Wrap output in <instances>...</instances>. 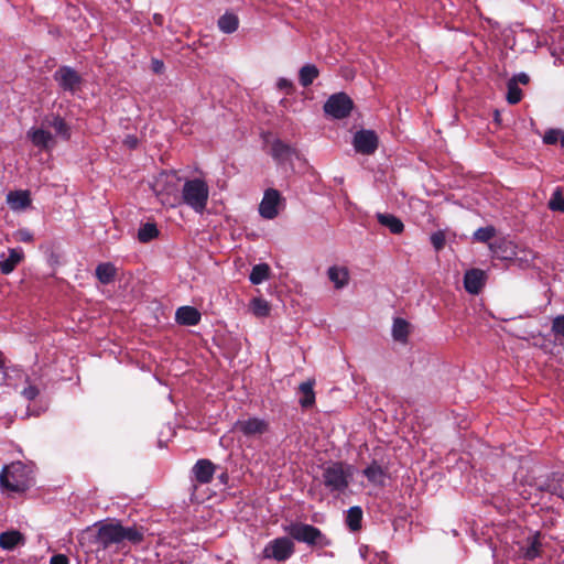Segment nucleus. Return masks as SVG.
I'll list each match as a JSON object with an SVG mask.
<instances>
[{"label": "nucleus", "instance_id": "f257e3e1", "mask_svg": "<svg viewBox=\"0 0 564 564\" xmlns=\"http://www.w3.org/2000/svg\"><path fill=\"white\" fill-rule=\"evenodd\" d=\"M34 485L33 470L24 463L17 460L3 466L0 473V487L11 492H25Z\"/></svg>", "mask_w": 564, "mask_h": 564}, {"label": "nucleus", "instance_id": "f03ea898", "mask_svg": "<svg viewBox=\"0 0 564 564\" xmlns=\"http://www.w3.org/2000/svg\"><path fill=\"white\" fill-rule=\"evenodd\" d=\"M351 476L350 466L333 462L323 468L322 482L335 498H338L348 489Z\"/></svg>", "mask_w": 564, "mask_h": 564}, {"label": "nucleus", "instance_id": "7ed1b4c3", "mask_svg": "<svg viewBox=\"0 0 564 564\" xmlns=\"http://www.w3.org/2000/svg\"><path fill=\"white\" fill-rule=\"evenodd\" d=\"M208 196L209 188L204 180H187L182 187L180 203L183 202L196 213H203L206 209Z\"/></svg>", "mask_w": 564, "mask_h": 564}, {"label": "nucleus", "instance_id": "20e7f679", "mask_svg": "<svg viewBox=\"0 0 564 564\" xmlns=\"http://www.w3.org/2000/svg\"><path fill=\"white\" fill-rule=\"evenodd\" d=\"M284 531L291 539L306 543L310 546L326 547L332 545V540L328 539L318 528L312 524L291 522L284 528Z\"/></svg>", "mask_w": 564, "mask_h": 564}, {"label": "nucleus", "instance_id": "39448f33", "mask_svg": "<svg viewBox=\"0 0 564 564\" xmlns=\"http://www.w3.org/2000/svg\"><path fill=\"white\" fill-rule=\"evenodd\" d=\"M180 182L176 172H162L153 184V191L163 205L175 206L180 204Z\"/></svg>", "mask_w": 564, "mask_h": 564}, {"label": "nucleus", "instance_id": "423d86ee", "mask_svg": "<svg viewBox=\"0 0 564 564\" xmlns=\"http://www.w3.org/2000/svg\"><path fill=\"white\" fill-rule=\"evenodd\" d=\"M352 108L354 101L346 93L332 95L323 106L325 113L334 119H345L349 117Z\"/></svg>", "mask_w": 564, "mask_h": 564}, {"label": "nucleus", "instance_id": "0eeeda50", "mask_svg": "<svg viewBox=\"0 0 564 564\" xmlns=\"http://www.w3.org/2000/svg\"><path fill=\"white\" fill-rule=\"evenodd\" d=\"M294 553V543L288 536L271 540L262 551L263 558H272L278 562H284Z\"/></svg>", "mask_w": 564, "mask_h": 564}, {"label": "nucleus", "instance_id": "6e6552de", "mask_svg": "<svg viewBox=\"0 0 564 564\" xmlns=\"http://www.w3.org/2000/svg\"><path fill=\"white\" fill-rule=\"evenodd\" d=\"M270 155L279 166L289 164L293 169V159H300V151L289 143H285L281 139H274L270 143Z\"/></svg>", "mask_w": 564, "mask_h": 564}, {"label": "nucleus", "instance_id": "1a4fd4ad", "mask_svg": "<svg viewBox=\"0 0 564 564\" xmlns=\"http://www.w3.org/2000/svg\"><path fill=\"white\" fill-rule=\"evenodd\" d=\"M54 80L64 91L74 94L80 89L83 78L74 68L61 66L53 75Z\"/></svg>", "mask_w": 564, "mask_h": 564}, {"label": "nucleus", "instance_id": "9d476101", "mask_svg": "<svg viewBox=\"0 0 564 564\" xmlns=\"http://www.w3.org/2000/svg\"><path fill=\"white\" fill-rule=\"evenodd\" d=\"M96 541L104 550L113 544L122 543L121 523L111 522L101 524L97 531Z\"/></svg>", "mask_w": 564, "mask_h": 564}, {"label": "nucleus", "instance_id": "9b49d317", "mask_svg": "<svg viewBox=\"0 0 564 564\" xmlns=\"http://www.w3.org/2000/svg\"><path fill=\"white\" fill-rule=\"evenodd\" d=\"M352 144L357 153L371 155L378 149L379 139L373 130L362 129L355 133Z\"/></svg>", "mask_w": 564, "mask_h": 564}, {"label": "nucleus", "instance_id": "f8f14e48", "mask_svg": "<svg viewBox=\"0 0 564 564\" xmlns=\"http://www.w3.org/2000/svg\"><path fill=\"white\" fill-rule=\"evenodd\" d=\"M235 430L247 437L262 435L269 431V423L263 419L249 417L247 420H238L235 423Z\"/></svg>", "mask_w": 564, "mask_h": 564}, {"label": "nucleus", "instance_id": "ddd939ff", "mask_svg": "<svg viewBox=\"0 0 564 564\" xmlns=\"http://www.w3.org/2000/svg\"><path fill=\"white\" fill-rule=\"evenodd\" d=\"M281 195L279 191L269 188L264 192L263 198L259 206L260 215L265 219H273L278 216V205L280 203Z\"/></svg>", "mask_w": 564, "mask_h": 564}, {"label": "nucleus", "instance_id": "4468645a", "mask_svg": "<svg viewBox=\"0 0 564 564\" xmlns=\"http://www.w3.org/2000/svg\"><path fill=\"white\" fill-rule=\"evenodd\" d=\"M486 273L480 269H469L464 274V288L469 294H478L486 283Z\"/></svg>", "mask_w": 564, "mask_h": 564}, {"label": "nucleus", "instance_id": "2eb2a0df", "mask_svg": "<svg viewBox=\"0 0 564 564\" xmlns=\"http://www.w3.org/2000/svg\"><path fill=\"white\" fill-rule=\"evenodd\" d=\"M215 468L212 460L202 458L195 463L192 473L198 484L206 485L213 480Z\"/></svg>", "mask_w": 564, "mask_h": 564}, {"label": "nucleus", "instance_id": "dca6fc26", "mask_svg": "<svg viewBox=\"0 0 564 564\" xmlns=\"http://www.w3.org/2000/svg\"><path fill=\"white\" fill-rule=\"evenodd\" d=\"M200 318L199 311L193 306H181L175 314L176 322L185 326H195L200 322Z\"/></svg>", "mask_w": 564, "mask_h": 564}, {"label": "nucleus", "instance_id": "f3484780", "mask_svg": "<svg viewBox=\"0 0 564 564\" xmlns=\"http://www.w3.org/2000/svg\"><path fill=\"white\" fill-rule=\"evenodd\" d=\"M7 202L13 210H23L32 203L28 191H12L7 195Z\"/></svg>", "mask_w": 564, "mask_h": 564}, {"label": "nucleus", "instance_id": "a211bd4d", "mask_svg": "<svg viewBox=\"0 0 564 564\" xmlns=\"http://www.w3.org/2000/svg\"><path fill=\"white\" fill-rule=\"evenodd\" d=\"M301 398L299 403L303 409H311L315 404L314 381L307 380L299 386Z\"/></svg>", "mask_w": 564, "mask_h": 564}, {"label": "nucleus", "instance_id": "6ab92c4d", "mask_svg": "<svg viewBox=\"0 0 564 564\" xmlns=\"http://www.w3.org/2000/svg\"><path fill=\"white\" fill-rule=\"evenodd\" d=\"M24 542V535L20 531L10 530L0 533V547L3 550L11 551Z\"/></svg>", "mask_w": 564, "mask_h": 564}, {"label": "nucleus", "instance_id": "aec40b11", "mask_svg": "<svg viewBox=\"0 0 564 564\" xmlns=\"http://www.w3.org/2000/svg\"><path fill=\"white\" fill-rule=\"evenodd\" d=\"M376 217L378 223L387 227L392 234L400 235L404 231V225L397 216L387 213H378Z\"/></svg>", "mask_w": 564, "mask_h": 564}, {"label": "nucleus", "instance_id": "412c9836", "mask_svg": "<svg viewBox=\"0 0 564 564\" xmlns=\"http://www.w3.org/2000/svg\"><path fill=\"white\" fill-rule=\"evenodd\" d=\"M23 258L24 253L21 249H10L9 257L6 260L0 261V272L2 274L11 273Z\"/></svg>", "mask_w": 564, "mask_h": 564}, {"label": "nucleus", "instance_id": "4be33fe9", "mask_svg": "<svg viewBox=\"0 0 564 564\" xmlns=\"http://www.w3.org/2000/svg\"><path fill=\"white\" fill-rule=\"evenodd\" d=\"M95 274L101 284H109L116 279L117 269L112 263L104 262L97 265Z\"/></svg>", "mask_w": 564, "mask_h": 564}, {"label": "nucleus", "instance_id": "5701e85b", "mask_svg": "<svg viewBox=\"0 0 564 564\" xmlns=\"http://www.w3.org/2000/svg\"><path fill=\"white\" fill-rule=\"evenodd\" d=\"M362 474L373 485L384 484L386 470L376 460L365 468Z\"/></svg>", "mask_w": 564, "mask_h": 564}, {"label": "nucleus", "instance_id": "b1692460", "mask_svg": "<svg viewBox=\"0 0 564 564\" xmlns=\"http://www.w3.org/2000/svg\"><path fill=\"white\" fill-rule=\"evenodd\" d=\"M328 279L334 283L336 289H343L348 284L349 273L346 268L330 267L327 271Z\"/></svg>", "mask_w": 564, "mask_h": 564}, {"label": "nucleus", "instance_id": "393cba45", "mask_svg": "<svg viewBox=\"0 0 564 564\" xmlns=\"http://www.w3.org/2000/svg\"><path fill=\"white\" fill-rule=\"evenodd\" d=\"M319 70L313 64H306L299 72V82L303 87H308L318 77Z\"/></svg>", "mask_w": 564, "mask_h": 564}, {"label": "nucleus", "instance_id": "a878e982", "mask_svg": "<svg viewBox=\"0 0 564 564\" xmlns=\"http://www.w3.org/2000/svg\"><path fill=\"white\" fill-rule=\"evenodd\" d=\"M362 509L358 506L350 507L346 516V524L350 531L356 532L361 529Z\"/></svg>", "mask_w": 564, "mask_h": 564}, {"label": "nucleus", "instance_id": "bb28decb", "mask_svg": "<svg viewBox=\"0 0 564 564\" xmlns=\"http://www.w3.org/2000/svg\"><path fill=\"white\" fill-rule=\"evenodd\" d=\"M239 26V19L236 14L226 12L218 19V28L224 33H234Z\"/></svg>", "mask_w": 564, "mask_h": 564}, {"label": "nucleus", "instance_id": "cd10ccee", "mask_svg": "<svg viewBox=\"0 0 564 564\" xmlns=\"http://www.w3.org/2000/svg\"><path fill=\"white\" fill-rule=\"evenodd\" d=\"M46 122L50 127H52L55 130L57 135H59L64 140H69L70 128L65 121V119H63L59 116H53L52 119H47Z\"/></svg>", "mask_w": 564, "mask_h": 564}, {"label": "nucleus", "instance_id": "c85d7f7f", "mask_svg": "<svg viewBox=\"0 0 564 564\" xmlns=\"http://www.w3.org/2000/svg\"><path fill=\"white\" fill-rule=\"evenodd\" d=\"M29 138L35 147L47 149L52 141L51 132L43 129H33L29 132Z\"/></svg>", "mask_w": 564, "mask_h": 564}, {"label": "nucleus", "instance_id": "c756f323", "mask_svg": "<svg viewBox=\"0 0 564 564\" xmlns=\"http://www.w3.org/2000/svg\"><path fill=\"white\" fill-rule=\"evenodd\" d=\"M409 327L410 324L405 319L401 317L395 318L392 326L394 340L405 343L409 336Z\"/></svg>", "mask_w": 564, "mask_h": 564}, {"label": "nucleus", "instance_id": "7c9ffc66", "mask_svg": "<svg viewBox=\"0 0 564 564\" xmlns=\"http://www.w3.org/2000/svg\"><path fill=\"white\" fill-rule=\"evenodd\" d=\"M270 276V267L267 263L256 264L249 275V280L252 284L258 285Z\"/></svg>", "mask_w": 564, "mask_h": 564}, {"label": "nucleus", "instance_id": "2f4dec72", "mask_svg": "<svg viewBox=\"0 0 564 564\" xmlns=\"http://www.w3.org/2000/svg\"><path fill=\"white\" fill-rule=\"evenodd\" d=\"M122 542L129 541L132 544H139L144 540V533L142 528L137 527H123L121 524Z\"/></svg>", "mask_w": 564, "mask_h": 564}, {"label": "nucleus", "instance_id": "473e14b6", "mask_svg": "<svg viewBox=\"0 0 564 564\" xmlns=\"http://www.w3.org/2000/svg\"><path fill=\"white\" fill-rule=\"evenodd\" d=\"M541 533L540 532H536L534 535H532L531 538H529L528 542H529V545L524 552V558L528 560V561H533L535 560L536 557H539L541 555Z\"/></svg>", "mask_w": 564, "mask_h": 564}, {"label": "nucleus", "instance_id": "72a5a7b5", "mask_svg": "<svg viewBox=\"0 0 564 564\" xmlns=\"http://www.w3.org/2000/svg\"><path fill=\"white\" fill-rule=\"evenodd\" d=\"M159 236V229L155 224L147 223L138 230V239L142 243L150 242Z\"/></svg>", "mask_w": 564, "mask_h": 564}, {"label": "nucleus", "instance_id": "f704fd0d", "mask_svg": "<svg viewBox=\"0 0 564 564\" xmlns=\"http://www.w3.org/2000/svg\"><path fill=\"white\" fill-rule=\"evenodd\" d=\"M547 207L552 212H561L564 213V196L562 187L557 186L547 203Z\"/></svg>", "mask_w": 564, "mask_h": 564}, {"label": "nucleus", "instance_id": "c9c22d12", "mask_svg": "<svg viewBox=\"0 0 564 564\" xmlns=\"http://www.w3.org/2000/svg\"><path fill=\"white\" fill-rule=\"evenodd\" d=\"M507 101L510 104V105H517L518 102L521 101L522 99V90L521 88L517 85L516 80H508L507 83Z\"/></svg>", "mask_w": 564, "mask_h": 564}, {"label": "nucleus", "instance_id": "e433bc0d", "mask_svg": "<svg viewBox=\"0 0 564 564\" xmlns=\"http://www.w3.org/2000/svg\"><path fill=\"white\" fill-rule=\"evenodd\" d=\"M251 310L256 316L264 317L270 313V305L265 300L256 297L251 301Z\"/></svg>", "mask_w": 564, "mask_h": 564}, {"label": "nucleus", "instance_id": "4c0bfd02", "mask_svg": "<svg viewBox=\"0 0 564 564\" xmlns=\"http://www.w3.org/2000/svg\"><path fill=\"white\" fill-rule=\"evenodd\" d=\"M551 332L556 340L564 341V314H560L552 319Z\"/></svg>", "mask_w": 564, "mask_h": 564}, {"label": "nucleus", "instance_id": "58836bf2", "mask_svg": "<svg viewBox=\"0 0 564 564\" xmlns=\"http://www.w3.org/2000/svg\"><path fill=\"white\" fill-rule=\"evenodd\" d=\"M495 234L496 230L494 227H481L475 231L474 238L479 242H487L495 236Z\"/></svg>", "mask_w": 564, "mask_h": 564}, {"label": "nucleus", "instance_id": "ea45409f", "mask_svg": "<svg viewBox=\"0 0 564 564\" xmlns=\"http://www.w3.org/2000/svg\"><path fill=\"white\" fill-rule=\"evenodd\" d=\"M431 243L436 251H441L445 247L446 237L443 230L433 232L430 237Z\"/></svg>", "mask_w": 564, "mask_h": 564}, {"label": "nucleus", "instance_id": "a19ab883", "mask_svg": "<svg viewBox=\"0 0 564 564\" xmlns=\"http://www.w3.org/2000/svg\"><path fill=\"white\" fill-rule=\"evenodd\" d=\"M14 238L17 241L32 242L33 234L29 229L22 228L14 232Z\"/></svg>", "mask_w": 564, "mask_h": 564}, {"label": "nucleus", "instance_id": "79ce46f5", "mask_svg": "<svg viewBox=\"0 0 564 564\" xmlns=\"http://www.w3.org/2000/svg\"><path fill=\"white\" fill-rule=\"evenodd\" d=\"M560 134V130L550 129L545 132L543 137V142L545 144H555L556 142H558Z\"/></svg>", "mask_w": 564, "mask_h": 564}, {"label": "nucleus", "instance_id": "37998d69", "mask_svg": "<svg viewBox=\"0 0 564 564\" xmlns=\"http://www.w3.org/2000/svg\"><path fill=\"white\" fill-rule=\"evenodd\" d=\"M40 391L35 386H28L22 390V395L28 400H34L39 395Z\"/></svg>", "mask_w": 564, "mask_h": 564}, {"label": "nucleus", "instance_id": "c03bdc74", "mask_svg": "<svg viewBox=\"0 0 564 564\" xmlns=\"http://www.w3.org/2000/svg\"><path fill=\"white\" fill-rule=\"evenodd\" d=\"M278 87L279 89L281 90H285V93L289 95V94H292L293 91V84L291 80L286 79V78H280L278 80Z\"/></svg>", "mask_w": 564, "mask_h": 564}, {"label": "nucleus", "instance_id": "a18cd8bd", "mask_svg": "<svg viewBox=\"0 0 564 564\" xmlns=\"http://www.w3.org/2000/svg\"><path fill=\"white\" fill-rule=\"evenodd\" d=\"M510 80H516L518 86L519 84L527 85L530 82V77L525 73H519L514 75L512 78H510Z\"/></svg>", "mask_w": 564, "mask_h": 564}, {"label": "nucleus", "instance_id": "49530a36", "mask_svg": "<svg viewBox=\"0 0 564 564\" xmlns=\"http://www.w3.org/2000/svg\"><path fill=\"white\" fill-rule=\"evenodd\" d=\"M50 564H69V560L64 554H55L51 557Z\"/></svg>", "mask_w": 564, "mask_h": 564}, {"label": "nucleus", "instance_id": "de8ad7c7", "mask_svg": "<svg viewBox=\"0 0 564 564\" xmlns=\"http://www.w3.org/2000/svg\"><path fill=\"white\" fill-rule=\"evenodd\" d=\"M124 144L130 149H134L138 145V138L134 135H127Z\"/></svg>", "mask_w": 564, "mask_h": 564}, {"label": "nucleus", "instance_id": "09e8293b", "mask_svg": "<svg viewBox=\"0 0 564 564\" xmlns=\"http://www.w3.org/2000/svg\"><path fill=\"white\" fill-rule=\"evenodd\" d=\"M152 69L154 73H162V70L164 69V63L162 61H159V59H153L152 61Z\"/></svg>", "mask_w": 564, "mask_h": 564}, {"label": "nucleus", "instance_id": "8fccbe9b", "mask_svg": "<svg viewBox=\"0 0 564 564\" xmlns=\"http://www.w3.org/2000/svg\"><path fill=\"white\" fill-rule=\"evenodd\" d=\"M153 19H154L155 23H158L160 25L163 23V17L160 14H154Z\"/></svg>", "mask_w": 564, "mask_h": 564}, {"label": "nucleus", "instance_id": "3c124183", "mask_svg": "<svg viewBox=\"0 0 564 564\" xmlns=\"http://www.w3.org/2000/svg\"><path fill=\"white\" fill-rule=\"evenodd\" d=\"M4 364H6V358L3 357V355L0 352V369L4 368Z\"/></svg>", "mask_w": 564, "mask_h": 564}, {"label": "nucleus", "instance_id": "603ef678", "mask_svg": "<svg viewBox=\"0 0 564 564\" xmlns=\"http://www.w3.org/2000/svg\"><path fill=\"white\" fill-rule=\"evenodd\" d=\"M558 141H560L561 145L564 148V133L561 132Z\"/></svg>", "mask_w": 564, "mask_h": 564}, {"label": "nucleus", "instance_id": "864d4df0", "mask_svg": "<svg viewBox=\"0 0 564 564\" xmlns=\"http://www.w3.org/2000/svg\"><path fill=\"white\" fill-rule=\"evenodd\" d=\"M498 119H499V112H498V111H496V112H495V120H496V121H498Z\"/></svg>", "mask_w": 564, "mask_h": 564}]
</instances>
